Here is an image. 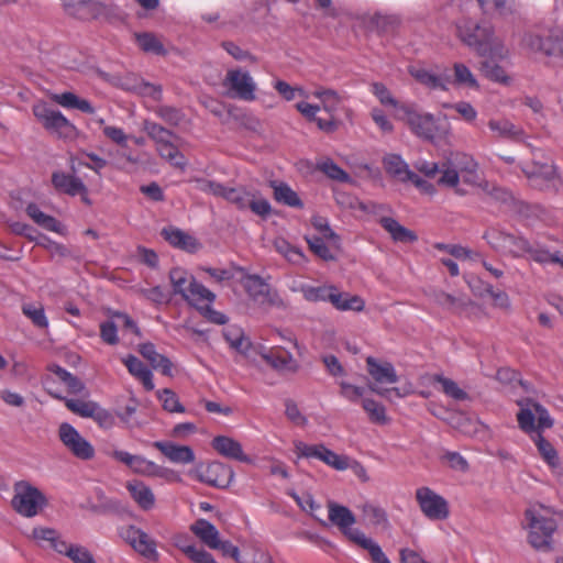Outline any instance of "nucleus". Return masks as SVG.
<instances>
[{
    "instance_id": "c03bdc74",
    "label": "nucleus",
    "mask_w": 563,
    "mask_h": 563,
    "mask_svg": "<svg viewBox=\"0 0 563 563\" xmlns=\"http://www.w3.org/2000/svg\"><path fill=\"white\" fill-rule=\"evenodd\" d=\"M225 341L229 343L231 349L242 355H247L251 349L250 340L244 335V332L239 327H228L223 331Z\"/></svg>"
},
{
    "instance_id": "13d9d810",
    "label": "nucleus",
    "mask_w": 563,
    "mask_h": 563,
    "mask_svg": "<svg viewBox=\"0 0 563 563\" xmlns=\"http://www.w3.org/2000/svg\"><path fill=\"white\" fill-rule=\"evenodd\" d=\"M324 448L325 445L323 444H309L300 440L294 442V452L297 459H316L321 461Z\"/></svg>"
},
{
    "instance_id": "5fc2aeb1",
    "label": "nucleus",
    "mask_w": 563,
    "mask_h": 563,
    "mask_svg": "<svg viewBox=\"0 0 563 563\" xmlns=\"http://www.w3.org/2000/svg\"><path fill=\"white\" fill-rule=\"evenodd\" d=\"M156 396L164 410L172 413H184L186 411L185 407L179 401V397L174 390L164 388L158 390Z\"/></svg>"
},
{
    "instance_id": "052dcab7",
    "label": "nucleus",
    "mask_w": 563,
    "mask_h": 563,
    "mask_svg": "<svg viewBox=\"0 0 563 563\" xmlns=\"http://www.w3.org/2000/svg\"><path fill=\"white\" fill-rule=\"evenodd\" d=\"M356 544L368 552L373 563H391L382 547L371 537H364Z\"/></svg>"
},
{
    "instance_id": "338daca9",
    "label": "nucleus",
    "mask_w": 563,
    "mask_h": 563,
    "mask_svg": "<svg viewBox=\"0 0 563 563\" xmlns=\"http://www.w3.org/2000/svg\"><path fill=\"white\" fill-rule=\"evenodd\" d=\"M22 311L36 327L46 328L48 325V320L41 303H24Z\"/></svg>"
},
{
    "instance_id": "680f3d73",
    "label": "nucleus",
    "mask_w": 563,
    "mask_h": 563,
    "mask_svg": "<svg viewBox=\"0 0 563 563\" xmlns=\"http://www.w3.org/2000/svg\"><path fill=\"white\" fill-rule=\"evenodd\" d=\"M252 192L243 188H227L224 187L222 198L233 203L236 208L244 210L249 208V200Z\"/></svg>"
},
{
    "instance_id": "9b49d317",
    "label": "nucleus",
    "mask_w": 563,
    "mask_h": 563,
    "mask_svg": "<svg viewBox=\"0 0 563 563\" xmlns=\"http://www.w3.org/2000/svg\"><path fill=\"white\" fill-rule=\"evenodd\" d=\"M408 73L417 82L431 90H448L451 85V75L445 67L412 64Z\"/></svg>"
},
{
    "instance_id": "7ed1b4c3",
    "label": "nucleus",
    "mask_w": 563,
    "mask_h": 563,
    "mask_svg": "<svg viewBox=\"0 0 563 563\" xmlns=\"http://www.w3.org/2000/svg\"><path fill=\"white\" fill-rule=\"evenodd\" d=\"M169 280L175 295L181 296L190 306L202 309V303L212 302L216 295L198 283L196 278L183 268H174L169 273Z\"/></svg>"
},
{
    "instance_id": "4c0bfd02",
    "label": "nucleus",
    "mask_w": 563,
    "mask_h": 563,
    "mask_svg": "<svg viewBox=\"0 0 563 563\" xmlns=\"http://www.w3.org/2000/svg\"><path fill=\"white\" fill-rule=\"evenodd\" d=\"M60 555L68 559L71 563H97L91 550L77 542L67 541Z\"/></svg>"
},
{
    "instance_id": "e2e57ef3",
    "label": "nucleus",
    "mask_w": 563,
    "mask_h": 563,
    "mask_svg": "<svg viewBox=\"0 0 563 563\" xmlns=\"http://www.w3.org/2000/svg\"><path fill=\"white\" fill-rule=\"evenodd\" d=\"M437 249L449 253L462 262H475L481 258V255L472 250L465 249L455 244H437Z\"/></svg>"
},
{
    "instance_id": "20e7f679",
    "label": "nucleus",
    "mask_w": 563,
    "mask_h": 563,
    "mask_svg": "<svg viewBox=\"0 0 563 563\" xmlns=\"http://www.w3.org/2000/svg\"><path fill=\"white\" fill-rule=\"evenodd\" d=\"M239 283L245 290L249 299L262 309L269 307L284 308L285 301L273 290L269 285L258 275L249 274L244 268H236Z\"/></svg>"
},
{
    "instance_id": "3c124183",
    "label": "nucleus",
    "mask_w": 563,
    "mask_h": 563,
    "mask_svg": "<svg viewBox=\"0 0 563 563\" xmlns=\"http://www.w3.org/2000/svg\"><path fill=\"white\" fill-rule=\"evenodd\" d=\"M335 286L333 285H323V286H310L302 285L300 287V291L302 296L308 301H329L331 302V297L334 294Z\"/></svg>"
},
{
    "instance_id": "4d7b16f0",
    "label": "nucleus",
    "mask_w": 563,
    "mask_h": 563,
    "mask_svg": "<svg viewBox=\"0 0 563 563\" xmlns=\"http://www.w3.org/2000/svg\"><path fill=\"white\" fill-rule=\"evenodd\" d=\"M306 241L310 250L320 258L324 261H333L335 258L330 250V246H334L323 236H306Z\"/></svg>"
},
{
    "instance_id": "f704fd0d",
    "label": "nucleus",
    "mask_w": 563,
    "mask_h": 563,
    "mask_svg": "<svg viewBox=\"0 0 563 563\" xmlns=\"http://www.w3.org/2000/svg\"><path fill=\"white\" fill-rule=\"evenodd\" d=\"M93 122L99 126L102 135L112 144L125 148L132 135L128 134L122 128L108 123L102 118H95Z\"/></svg>"
},
{
    "instance_id": "2f4dec72",
    "label": "nucleus",
    "mask_w": 563,
    "mask_h": 563,
    "mask_svg": "<svg viewBox=\"0 0 563 563\" xmlns=\"http://www.w3.org/2000/svg\"><path fill=\"white\" fill-rule=\"evenodd\" d=\"M422 385H434L439 384L441 386V390L450 398L454 400H465L467 399L466 391L461 388L456 382L444 377L442 375H427L421 378Z\"/></svg>"
},
{
    "instance_id": "a18cd8bd",
    "label": "nucleus",
    "mask_w": 563,
    "mask_h": 563,
    "mask_svg": "<svg viewBox=\"0 0 563 563\" xmlns=\"http://www.w3.org/2000/svg\"><path fill=\"white\" fill-rule=\"evenodd\" d=\"M380 223L396 242L410 243L417 240L412 231L406 229L393 218H383Z\"/></svg>"
},
{
    "instance_id": "6ab92c4d",
    "label": "nucleus",
    "mask_w": 563,
    "mask_h": 563,
    "mask_svg": "<svg viewBox=\"0 0 563 563\" xmlns=\"http://www.w3.org/2000/svg\"><path fill=\"white\" fill-rule=\"evenodd\" d=\"M197 478L210 486L224 488L230 485L233 479V471L221 462H211L205 470L196 472Z\"/></svg>"
},
{
    "instance_id": "f257e3e1",
    "label": "nucleus",
    "mask_w": 563,
    "mask_h": 563,
    "mask_svg": "<svg viewBox=\"0 0 563 563\" xmlns=\"http://www.w3.org/2000/svg\"><path fill=\"white\" fill-rule=\"evenodd\" d=\"M522 529L527 532L528 543L537 551L550 552L556 522L551 508L541 504H532L523 515Z\"/></svg>"
},
{
    "instance_id": "c756f323",
    "label": "nucleus",
    "mask_w": 563,
    "mask_h": 563,
    "mask_svg": "<svg viewBox=\"0 0 563 563\" xmlns=\"http://www.w3.org/2000/svg\"><path fill=\"white\" fill-rule=\"evenodd\" d=\"M330 303L339 311L362 312L365 309V300L361 296L340 291L336 287Z\"/></svg>"
},
{
    "instance_id": "4468645a",
    "label": "nucleus",
    "mask_w": 563,
    "mask_h": 563,
    "mask_svg": "<svg viewBox=\"0 0 563 563\" xmlns=\"http://www.w3.org/2000/svg\"><path fill=\"white\" fill-rule=\"evenodd\" d=\"M120 536L139 554L150 561H157L158 552L156 549V542L144 530L135 526H128L121 529Z\"/></svg>"
},
{
    "instance_id": "79ce46f5",
    "label": "nucleus",
    "mask_w": 563,
    "mask_h": 563,
    "mask_svg": "<svg viewBox=\"0 0 563 563\" xmlns=\"http://www.w3.org/2000/svg\"><path fill=\"white\" fill-rule=\"evenodd\" d=\"M384 166L388 174L400 181H407V179L413 177V173L408 168V165L399 155H386L384 158Z\"/></svg>"
},
{
    "instance_id": "39448f33",
    "label": "nucleus",
    "mask_w": 563,
    "mask_h": 563,
    "mask_svg": "<svg viewBox=\"0 0 563 563\" xmlns=\"http://www.w3.org/2000/svg\"><path fill=\"white\" fill-rule=\"evenodd\" d=\"M517 405L520 408L517 413L519 428L530 437L553 427L554 420L548 409L539 402L527 398L517 400Z\"/></svg>"
},
{
    "instance_id": "393cba45",
    "label": "nucleus",
    "mask_w": 563,
    "mask_h": 563,
    "mask_svg": "<svg viewBox=\"0 0 563 563\" xmlns=\"http://www.w3.org/2000/svg\"><path fill=\"white\" fill-rule=\"evenodd\" d=\"M521 46L530 53L549 56L554 53L555 41L550 35H541L537 32H529L523 35Z\"/></svg>"
},
{
    "instance_id": "de8ad7c7",
    "label": "nucleus",
    "mask_w": 563,
    "mask_h": 563,
    "mask_svg": "<svg viewBox=\"0 0 563 563\" xmlns=\"http://www.w3.org/2000/svg\"><path fill=\"white\" fill-rule=\"evenodd\" d=\"M453 78L451 77V84L468 89H478L479 85L472 73V70L463 63H455L453 65Z\"/></svg>"
},
{
    "instance_id": "cd10ccee",
    "label": "nucleus",
    "mask_w": 563,
    "mask_h": 563,
    "mask_svg": "<svg viewBox=\"0 0 563 563\" xmlns=\"http://www.w3.org/2000/svg\"><path fill=\"white\" fill-rule=\"evenodd\" d=\"M371 92L377 98L380 104L391 111L394 118H402V112L407 111L406 103L399 102L390 92V90L380 82L371 85Z\"/></svg>"
},
{
    "instance_id": "864d4df0",
    "label": "nucleus",
    "mask_w": 563,
    "mask_h": 563,
    "mask_svg": "<svg viewBox=\"0 0 563 563\" xmlns=\"http://www.w3.org/2000/svg\"><path fill=\"white\" fill-rule=\"evenodd\" d=\"M534 442L540 455L548 463V465L552 468L559 466V456L556 450L553 445L547 441L541 433L531 437Z\"/></svg>"
},
{
    "instance_id": "09e8293b",
    "label": "nucleus",
    "mask_w": 563,
    "mask_h": 563,
    "mask_svg": "<svg viewBox=\"0 0 563 563\" xmlns=\"http://www.w3.org/2000/svg\"><path fill=\"white\" fill-rule=\"evenodd\" d=\"M274 197L277 202L284 203L288 207L300 208L302 207V202L298 197L297 192L294 191L287 184L285 183H274Z\"/></svg>"
},
{
    "instance_id": "aec40b11",
    "label": "nucleus",
    "mask_w": 563,
    "mask_h": 563,
    "mask_svg": "<svg viewBox=\"0 0 563 563\" xmlns=\"http://www.w3.org/2000/svg\"><path fill=\"white\" fill-rule=\"evenodd\" d=\"M29 538L40 548L49 549L60 555L67 540L60 532L46 526H36L32 529Z\"/></svg>"
},
{
    "instance_id": "a19ab883",
    "label": "nucleus",
    "mask_w": 563,
    "mask_h": 563,
    "mask_svg": "<svg viewBox=\"0 0 563 563\" xmlns=\"http://www.w3.org/2000/svg\"><path fill=\"white\" fill-rule=\"evenodd\" d=\"M51 98L53 101L65 109H78L85 113L95 112V108L88 100L80 99L78 96L69 91L63 93H54Z\"/></svg>"
},
{
    "instance_id": "58836bf2",
    "label": "nucleus",
    "mask_w": 563,
    "mask_h": 563,
    "mask_svg": "<svg viewBox=\"0 0 563 563\" xmlns=\"http://www.w3.org/2000/svg\"><path fill=\"white\" fill-rule=\"evenodd\" d=\"M163 236L166 241H168L172 245L183 249L188 252H194L198 247V243L195 238L186 234L181 230L177 228H166L162 231Z\"/></svg>"
},
{
    "instance_id": "e433bc0d",
    "label": "nucleus",
    "mask_w": 563,
    "mask_h": 563,
    "mask_svg": "<svg viewBox=\"0 0 563 563\" xmlns=\"http://www.w3.org/2000/svg\"><path fill=\"white\" fill-rule=\"evenodd\" d=\"M46 389L48 393L60 400H64L65 406L75 415L80 416L81 418H91L93 409L96 408L97 402L91 400H82V399H71L64 398L62 395L55 393L49 386L48 382H46Z\"/></svg>"
},
{
    "instance_id": "c85d7f7f",
    "label": "nucleus",
    "mask_w": 563,
    "mask_h": 563,
    "mask_svg": "<svg viewBox=\"0 0 563 563\" xmlns=\"http://www.w3.org/2000/svg\"><path fill=\"white\" fill-rule=\"evenodd\" d=\"M262 356L267 361V363L277 369L295 372L298 368V362L296 358L283 349L277 347L264 350L262 352Z\"/></svg>"
},
{
    "instance_id": "49530a36",
    "label": "nucleus",
    "mask_w": 563,
    "mask_h": 563,
    "mask_svg": "<svg viewBox=\"0 0 563 563\" xmlns=\"http://www.w3.org/2000/svg\"><path fill=\"white\" fill-rule=\"evenodd\" d=\"M274 247L276 252L294 265H303L306 263V256L302 251L283 238H277L274 241Z\"/></svg>"
},
{
    "instance_id": "72a5a7b5",
    "label": "nucleus",
    "mask_w": 563,
    "mask_h": 563,
    "mask_svg": "<svg viewBox=\"0 0 563 563\" xmlns=\"http://www.w3.org/2000/svg\"><path fill=\"white\" fill-rule=\"evenodd\" d=\"M122 362L126 366L129 373L139 379L146 390H153L155 388L153 373L142 361L133 355H129L122 358Z\"/></svg>"
},
{
    "instance_id": "37998d69",
    "label": "nucleus",
    "mask_w": 563,
    "mask_h": 563,
    "mask_svg": "<svg viewBox=\"0 0 563 563\" xmlns=\"http://www.w3.org/2000/svg\"><path fill=\"white\" fill-rule=\"evenodd\" d=\"M213 550H220L223 555L231 556L239 563H272L271 559L260 550H255V555L260 556L261 562L241 556L240 550L235 545H233L230 541H223L221 539H219L217 542V547H213Z\"/></svg>"
},
{
    "instance_id": "69168bd1",
    "label": "nucleus",
    "mask_w": 563,
    "mask_h": 563,
    "mask_svg": "<svg viewBox=\"0 0 563 563\" xmlns=\"http://www.w3.org/2000/svg\"><path fill=\"white\" fill-rule=\"evenodd\" d=\"M273 87L286 101L295 100L297 97L309 98V95L302 87L291 86L284 80H275Z\"/></svg>"
},
{
    "instance_id": "7c9ffc66",
    "label": "nucleus",
    "mask_w": 563,
    "mask_h": 563,
    "mask_svg": "<svg viewBox=\"0 0 563 563\" xmlns=\"http://www.w3.org/2000/svg\"><path fill=\"white\" fill-rule=\"evenodd\" d=\"M453 426L462 433L477 438L482 441L487 440L490 437V431L486 424L465 415H459L456 417V422H454Z\"/></svg>"
},
{
    "instance_id": "473e14b6",
    "label": "nucleus",
    "mask_w": 563,
    "mask_h": 563,
    "mask_svg": "<svg viewBox=\"0 0 563 563\" xmlns=\"http://www.w3.org/2000/svg\"><path fill=\"white\" fill-rule=\"evenodd\" d=\"M54 188L69 196H77L85 190V184L81 179L64 172H55L52 175Z\"/></svg>"
},
{
    "instance_id": "b1692460",
    "label": "nucleus",
    "mask_w": 563,
    "mask_h": 563,
    "mask_svg": "<svg viewBox=\"0 0 563 563\" xmlns=\"http://www.w3.org/2000/svg\"><path fill=\"white\" fill-rule=\"evenodd\" d=\"M65 10L80 19H87L89 16L98 18L106 12V7L95 0H60Z\"/></svg>"
},
{
    "instance_id": "bf43d9fd",
    "label": "nucleus",
    "mask_w": 563,
    "mask_h": 563,
    "mask_svg": "<svg viewBox=\"0 0 563 563\" xmlns=\"http://www.w3.org/2000/svg\"><path fill=\"white\" fill-rule=\"evenodd\" d=\"M482 71L493 81L504 85H508L511 81V78L507 74L506 69L497 63H492V60H484L482 63Z\"/></svg>"
},
{
    "instance_id": "6e6552de",
    "label": "nucleus",
    "mask_w": 563,
    "mask_h": 563,
    "mask_svg": "<svg viewBox=\"0 0 563 563\" xmlns=\"http://www.w3.org/2000/svg\"><path fill=\"white\" fill-rule=\"evenodd\" d=\"M222 87L227 96L231 98L244 101H254L256 99L257 85L252 75L241 67H232L227 70L222 80Z\"/></svg>"
},
{
    "instance_id": "ea45409f",
    "label": "nucleus",
    "mask_w": 563,
    "mask_h": 563,
    "mask_svg": "<svg viewBox=\"0 0 563 563\" xmlns=\"http://www.w3.org/2000/svg\"><path fill=\"white\" fill-rule=\"evenodd\" d=\"M478 55L484 57L485 60L497 63L507 60L510 57V52L504 42L494 35L489 42L481 48Z\"/></svg>"
},
{
    "instance_id": "f03ea898",
    "label": "nucleus",
    "mask_w": 563,
    "mask_h": 563,
    "mask_svg": "<svg viewBox=\"0 0 563 563\" xmlns=\"http://www.w3.org/2000/svg\"><path fill=\"white\" fill-rule=\"evenodd\" d=\"M366 368L372 378V383L368 387L373 393L385 397L388 400H391L393 395L398 398H402L413 393L411 384H405L400 387L394 388L388 387V385H393L398 382L396 369L390 362L368 356L366 358Z\"/></svg>"
},
{
    "instance_id": "1a4fd4ad",
    "label": "nucleus",
    "mask_w": 563,
    "mask_h": 563,
    "mask_svg": "<svg viewBox=\"0 0 563 563\" xmlns=\"http://www.w3.org/2000/svg\"><path fill=\"white\" fill-rule=\"evenodd\" d=\"M33 114L44 129L63 139H71L77 135L76 126L60 112L45 102H37L33 106Z\"/></svg>"
},
{
    "instance_id": "f3484780",
    "label": "nucleus",
    "mask_w": 563,
    "mask_h": 563,
    "mask_svg": "<svg viewBox=\"0 0 563 563\" xmlns=\"http://www.w3.org/2000/svg\"><path fill=\"white\" fill-rule=\"evenodd\" d=\"M106 454L112 460L128 466L133 473L145 477H151L155 466V462L147 460L143 455L132 454L117 448L107 450Z\"/></svg>"
},
{
    "instance_id": "a211bd4d",
    "label": "nucleus",
    "mask_w": 563,
    "mask_h": 563,
    "mask_svg": "<svg viewBox=\"0 0 563 563\" xmlns=\"http://www.w3.org/2000/svg\"><path fill=\"white\" fill-rule=\"evenodd\" d=\"M522 172L536 186L558 189L561 185L556 168L552 163H537L533 166H523Z\"/></svg>"
},
{
    "instance_id": "dca6fc26",
    "label": "nucleus",
    "mask_w": 563,
    "mask_h": 563,
    "mask_svg": "<svg viewBox=\"0 0 563 563\" xmlns=\"http://www.w3.org/2000/svg\"><path fill=\"white\" fill-rule=\"evenodd\" d=\"M311 96L320 100L319 106L329 114V119L318 120V128L327 132L333 131L336 128L335 113L341 103L339 95L332 89L318 88Z\"/></svg>"
},
{
    "instance_id": "c9c22d12",
    "label": "nucleus",
    "mask_w": 563,
    "mask_h": 563,
    "mask_svg": "<svg viewBox=\"0 0 563 563\" xmlns=\"http://www.w3.org/2000/svg\"><path fill=\"white\" fill-rule=\"evenodd\" d=\"M190 530L208 548L213 549L220 539L218 529L205 519H199L191 525Z\"/></svg>"
},
{
    "instance_id": "2eb2a0df",
    "label": "nucleus",
    "mask_w": 563,
    "mask_h": 563,
    "mask_svg": "<svg viewBox=\"0 0 563 563\" xmlns=\"http://www.w3.org/2000/svg\"><path fill=\"white\" fill-rule=\"evenodd\" d=\"M457 33L460 38L476 53L481 51L489 40L495 35L493 29L483 24L479 25L473 21H462L457 24Z\"/></svg>"
},
{
    "instance_id": "a878e982",
    "label": "nucleus",
    "mask_w": 563,
    "mask_h": 563,
    "mask_svg": "<svg viewBox=\"0 0 563 563\" xmlns=\"http://www.w3.org/2000/svg\"><path fill=\"white\" fill-rule=\"evenodd\" d=\"M487 125L494 137L511 141L523 140V130L508 119L493 118L488 121Z\"/></svg>"
},
{
    "instance_id": "bb28decb",
    "label": "nucleus",
    "mask_w": 563,
    "mask_h": 563,
    "mask_svg": "<svg viewBox=\"0 0 563 563\" xmlns=\"http://www.w3.org/2000/svg\"><path fill=\"white\" fill-rule=\"evenodd\" d=\"M211 445L219 454L225 457L245 463L250 462L249 456L243 452L241 443L230 437L218 435L212 440Z\"/></svg>"
},
{
    "instance_id": "0eeeda50",
    "label": "nucleus",
    "mask_w": 563,
    "mask_h": 563,
    "mask_svg": "<svg viewBox=\"0 0 563 563\" xmlns=\"http://www.w3.org/2000/svg\"><path fill=\"white\" fill-rule=\"evenodd\" d=\"M402 118L398 120L406 121L410 130L419 137L437 142L445 140L449 135L448 128H440L434 117L430 113L417 112L411 106H407V111L402 112Z\"/></svg>"
},
{
    "instance_id": "9d476101",
    "label": "nucleus",
    "mask_w": 563,
    "mask_h": 563,
    "mask_svg": "<svg viewBox=\"0 0 563 563\" xmlns=\"http://www.w3.org/2000/svg\"><path fill=\"white\" fill-rule=\"evenodd\" d=\"M416 503L421 514L431 521H444L450 517L449 501L429 486H420L415 492Z\"/></svg>"
},
{
    "instance_id": "ddd939ff",
    "label": "nucleus",
    "mask_w": 563,
    "mask_h": 563,
    "mask_svg": "<svg viewBox=\"0 0 563 563\" xmlns=\"http://www.w3.org/2000/svg\"><path fill=\"white\" fill-rule=\"evenodd\" d=\"M329 520L336 526L340 531L353 543H358L366 534L358 528L353 527L356 522L353 512L341 505L329 503L328 505Z\"/></svg>"
},
{
    "instance_id": "6e6d98bb",
    "label": "nucleus",
    "mask_w": 563,
    "mask_h": 563,
    "mask_svg": "<svg viewBox=\"0 0 563 563\" xmlns=\"http://www.w3.org/2000/svg\"><path fill=\"white\" fill-rule=\"evenodd\" d=\"M503 246V252L512 254L514 256H527L530 251V244L522 238H516L511 234L504 238L503 243H497Z\"/></svg>"
},
{
    "instance_id": "603ef678",
    "label": "nucleus",
    "mask_w": 563,
    "mask_h": 563,
    "mask_svg": "<svg viewBox=\"0 0 563 563\" xmlns=\"http://www.w3.org/2000/svg\"><path fill=\"white\" fill-rule=\"evenodd\" d=\"M49 371L58 380L66 385L69 393L81 394L85 391V384L60 366L52 365Z\"/></svg>"
},
{
    "instance_id": "5701e85b",
    "label": "nucleus",
    "mask_w": 563,
    "mask_h": 563,
    "mask_svg": "<svg viewBox=\"0 0 563 563\" xmlns=\"http://www.w3.org/2000/svg\"><path fill=\"white\" fill-rule=\"evenodd\" d=\"M153 445L172 463L190 464L196 460L194 450L188 445H180L172 441H156Z\"/></svg>"
},
{
    "instance_id": "f8f14e48",
    "label": "nucleus",
    "mask_w": 563,
    "mask_h": 563,
    "mask_svg": "<svg viewBox=\"0 0 563 563\" xmlns=\"http://www.w3.org/2000/svg\"><path fill=\"white\" fill-rule=\"evenodd\" d=\"M58 439L65 449L79 460L88 461L96 454L93 445L68 422L59 424Z\"/></svg>"
},
{
    "instance_id": "0e129e2a",
    "label": "nucleus",
    "mask_w": 563,
    "mask_h": 563,
    "mask_svg": "<svg viewBox=\"0 0 563 563\" xmlns=\"http://www.w3.org/2000/svg\"><path fill=\"white\" fill-rule=\"evenodd\" d=\"M362 405L372 422L378 424H385L388 422L385 407L382 404L374 399L365 398L362 401Z\"/></svg>"
},
{
    "instance_id": "8fccbe9b",
    "label": "nucleus",
    "mask_w": 563,
    "mask_h": 563,
    "mask_svg": "<svg viewBox=\"0 0 563 563\" xmlns=\"http://www.w3.org/2000/svg\"><path fill=\"white\" fill-rule=\"evenodd\" d=\"M181 537L175 540V545L195 563H218L213 556L202 548L181 542Z\"/></svg>"
},
{
    "instance_id": "423d86ee",
    "label": "nucleus",
    "mask_w": 563,
    "mask_h": 563,
    "mask_svg": "<svg viewBox=\"0 0 563 563\" xmlns=\"http://www.w3.org/2000/svg\"><path fill=\"white\" fill-rule=\"evenodd\" d=\"M11 505L20 516L33 518L47 506V498L37 487L21 481L13 486Z\"/></svg>"
},
{
    "instance_id": "774afa93",
    "label": "nucleus",
    "mask_w": 563,
    "mask_h": 563,
    "mask_svg": "<svg viewBox=\"0 0 563 563\" xmlns=\"http://www.w3.org/2000/svg\"><path fill=\"white\" fill-rule=\"evenodd\" d=\"M157 152L162 158L168 161L173 166L184 167L186 164L185 157L172 141L166 144L164 143L163 145H158Z\"/></svg>"
},
{
    "instance_id": "4be33fe9",
    "label": "nucleus",
    "mask_w": 563,
    "mask_h": 563,
    "mask_svg": "<svg viewBox=\"0 0 563 563\" xmlns=\"http://www.w3.org/2000/svg\"><path fill=\"white\" fill-rule=\"evenodd\" d=\"M25 213L38 227L60 236L68 235L67 225L57 220L55 217L45 213L35 202H30L26 205Z\"/></svg>"
},
{
    "instance_id": "412c9836",
    "label": "nucleus",
    "mask_w": 563,
    "mask_h": 563,
    "mask_svg": "<svg viewBox=\"0 0 563 563\" xmlns=\"http://www.w3.org/2000/svg\"><path fill=\"white\" fill-rule=\"evenodd\" d=\"M130 498L143 511H151L156 507V497L153 489L141 479H130L125 483Z\"/></svg>"
}]
</instances>
